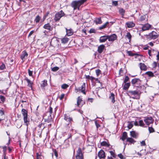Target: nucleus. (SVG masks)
I'll list each match as a JSON object with an SVG mask.
<instances>
[{"mask_svg":"<svg viewBox=\"0 0 159 159\" xmlns=\"http://www.w3.org/2000/svg\"><path fill=\"white\" fill-rule=\"evenodd\" d=\"M141 93V92L139 90H129L127 94L130 98L139 99L140 98Z\"/></svg>","mask_w":159,"mask_h":159,"instance_id":"nucleus-1","label":"nucleus"},{"mask_svg":"<svg viewBox=\"0 0 159 159\" xmlns=\"http://www.w3.org/2000/svg\"><path fill=\"white\" fill-rule=\"evenodd\" d=\"M64 119L67 122H68L67 124H66V126L63 128V132H66L69 129L70 127V124L73 121L72 119L70 117L69 115L66 114L64 116Z\"/></svg>","mask_w":159,"mask_h":159,"instance_id":"nucleus-2","label":"nucleus"},{"mask_svg":"<svg viewBox=\"0 0 159 159\" xmlns=\"http://www.w3.org/2000/svg\"><path fill=\"white\" fill-rule=\"evenodd\" d=\"M65 15V14L64 12L62 10H61L56 13L54 16V20L56 22L58 21L61 18Z\"/></svg>","mask_w":159,"mask_h":159,"instance_id":"nucleus-3","label":"nucleus"},{"mask_svg":"<svg viewBox=\"0 0 159 159\" xmlns=\"http://www.w3.org/2000/svg\"><path fill=\"white\" fill-rule=\"evenodd\" d=\"M21 113L24 117V122L26 124V125L28 126L29 122V119L28 120V112L26 110L22 109Z\"/></svg>","mask_w":159,"mask_h":159,"instance_id":"nucleus-4","label":"nucleus"},{"mask_svg":"<svg viewBox=\"0 0 159 159\" xmlns=\"http://www.w3.org/2000/svg\"><path fill=\"white\" fill-rule=\"evenodd\" d=\"M79 1H72L71 4V6L73 8L74 10H75L77 9L78 10L80 9V8L81 5L80 2H79Z\"/></svg>","mask_w":159,"mask_h":159,"instance_id":"nucleus-5","label":"nucleus"},{"mask_svg":"<svg viewBox=\"0 0 159 159\" xmlns=\"http://www.w3.org/2000/svg\"><path fill=\"white\" fill-rule=\"evenodd\" d=\"M146 36L148 39L149 40L154 39L158 37L157 34L154 31H152L148 35H147Z\"/></svg>","mask_w":159,"mask_h":159,"instance_id":"nucleus-6","label":"nucleus"},{"mask_svg":"<svg viewBox=\"0 0 159 159\" xmlns=\"http://www.w3.org/2000/svg\"><path fill=\"white\" fill-rule=\"evenodd\" d=\"M76 159H84L83 154L82 152L81 149L79 148L77 151L75 156Z\"/></svg>","mask_w":159,"mask_h":159,"instance_id":"nucleus-7","label":"nucleus"},{"mask_svg":"<svg viewBox=\"0 0 159 159\" xmlns=\"http://www.w3.org/2000/svg\"><path fill=\"white\" fill-rule=\"evenodd\" d=\"M132 84L134 86L138 87L141 85V81L138 78H134L131 81Z\"/></svg>","mask_w":159,"mask_h":159,"instance_id":"nucleus-8","label":"nucleus"},{"mask_svg":"<svg viewBox=\"0 0 159 159\" xmlns=\"http://www.w3.org/2000/svg\"><path fill=\"white\" fill-rule=\"evenodd\" d=\"M43 118L45 121L48 123L51 121L52 120L51 115L49 114L48 112H47L44 115Z\"/></svg>","mask_w":159,"mask_h":159,"instance_id":"nucleus-9","label":"nucleus"},{"mask_svg":"<svg viewBox=\"0 0 159 159\" xmlns=\"http://www.w3.org/2000/svg\"><path fill=\"white\" fill-rule=\"evenodd\" d=\"M144 121L147 125H149L153 123V120L152 117H148L145 118Z\"/></svg>","mask_w":159,"mask_h":159,"instance_id":"nucleus-10","label":"nucleus"},{"mask_svg":"<svg viewBox=\"0 0 159 159\" xmlns=\"http://www.w3.org/2000/svg\"><path fill=\"white\" fill-rule=\"evenodd\" d=\"M108 39L109 41L113 42L117 39V36L115 34H113L111 35H107Z\"/></svg>","mask_w":159,"mask_h":159,"instance_id":"nucleus-11","label":"nucleus"},{"mask_svg":"<svg viewBox=\"0 0 159 159\" xmlns=\"http://www.w3.org/2000/svg\"><path fill=\"white\" fill-rule=\"evenodd\" d=\"M151 27V25L148 24H146L143 25L142 30V31H144L147 30H148Z\"/></svg>","mask_w":159,"mask_h":159,"instance_id":"nucleus-12","label":"nucleus"},{"mask_svg":"<svg viewBox=\"0 0 159 159\" xmlns=\"http://www.w3.org/2000/svg\"><path fill=\"white\" fill-rule=\"evenodd\" d=\"M98 156L100 158H103L105 157V152L102 149L98 153Z\"/></svg>","mask_w":159,"mask_h":159,"instance_id":"nucleus-13","label":"nucleus"},{"mask_svg":"<svg viewBox=\"0 0 159 159\" xmlns=\"http://www.w3.org/2000/svg\"><path fill=\"white\" fill-rule=\"evenodd\" d=\"M105 46L102 44L99 46L98 47V51L99 53H102L104 50Z\"/></svg>","mask_w":159,"mask_h":159,"instance_id":"nucleus-14","label":"nucleus"},{"mask_svg":"<svg viewBox=\"0 0 159 159\" xmlns=\"http://www.w3.org/2000/svg\"><path fill=\"white\" fill-rule=\"evenodd\" d=\"M28 54L27 52L25 51H24L22 52V54L21 55L20 58L21 59L24 61L25 57H27L28 56Z\"/></svg>","mask_w":159,"mask_h":159,"instance_id":"nucleus-15","label":"nucleus"},{"mask_svg":"<svg viewBox=\"0 0 159 159\" xmlns=\"http://www.w3.org/2000/svg\"><path fill=\"white\" fill-rule=\"evenodd\" d=\"M108 37L107 35H105L103 36H101L100 38L99 42L100 43H103L105 42L107 39Z\"/></svg>","mask_w":159,"mask_h":159,"instance_id":"nucleus-16","label":"nucleus"},{"mask_svg":"<svg viewBox=\"0 0 159 159\" xmlns=\"http://www.w3.org/2000/svg\"><path fill=\"white\" fill-rule=\"evenodd\" d=\"M125 25L129 28H132L134 27L135 25V24L132 21H129L126 23Z\"/></svg>","mask_w":159,"mask_h":159,"instance_id":"nucleus-17","label":"nucleus"},{"mask_svg":"<svg viewBox=\"0 0 159 159\" xmlns=\"http://www.w3.org/2000/svg\"><path fill=\"white\" fill-rule=\"evenodd\" d=\"M25 80L28 83V86L32 89V85L33 84V83L27 77H25Z\"/></svg>","mask_w":159,"mask_h":159,"instance_id":"nucleus-18","label":"nucleus"},{"mask_svg":"<svg viewBox=\"0 0 159 159\" xmlns=\"http://www.w3.org/2000/svg\"><path fill=\"white\" fill-rule=\"evenodd\" d=\"M43 28L44 29H47L49 31H52V28L51 27L49 23H47L45 24L43 26Z\"/></svg>","mask_w":159,"mask_h":159,"instance_id":"nucleus-19","label":"nucleus"},{"mask_svg":"<svg viewBox=\"0 0 159 159\" xmlns=\"http://www.w3.org/2000/svg\"><path fill=\"white\" fill-rule=\"evenodd\" d=\"M66 35L67 36H70L73 34V32L72 31L71 29H67V28H66Z\"/></svg>","mask_w":159,"mask_h":159,"instance_id":"nucleus-20","label":"nucleus"},{"mask_svg":"<svg viewBox=\"0 0 159 159\" xmlns=\"http://www.w3.org/2000/svg\"><path fill=\"white\" fill-rule=\"evenodd\" d=\"M140 68L141 70H145L147 69V67L144 63H139Z\"/></svg>","mask_w":159,"mask_h":159,"instance_id":"nucleus-21","label":"nucleus"},{"mask_svg":"<svg viewBox=\"0 0 159 159\" xmlns=\"http://www.w3.org/2000/svg\"><path fill=\"white\" fill-rule=\"evenodd\" d=\"M61 39V43L64 44L67 43L69 41V39L66 37Z\"/></svg>","mask_w":159,"mask_h":159,"instance_id":"nucleus-22","label":"nucleus"},{"mask_svg":"<svg viewBox=\"0 0 159 159\" xmlns=\"http://www.w3.org/2000/svg\"><path fill=\"white\" fill-rule=\"evenodd\" d=\"M127 132H124L123 133L122 136L121 138V139L123 140L124 141L125 139L127 138Z\"/></svg>","mask_w":159,"mask_h":159,"instance_id":"nucleus-23","label":"nucleus"},{"mask_svg":"<svg viewBox=\"0 0 159 159\" xmlns=\"http://www.w3.org/2000/svg\"><path fill=\"white\" fill-rule=\"evenodd\" d=\"M109 98L111 100L112 102L113 103L115 102V95L113 93H111V95L109 97Z\"/></svg>","mask_w":159,"mask_h":159,"instance_id":"nucleus-24","label":"nucleus"},{"mask_svg":"<svg viewBox=\"0 0 159 159\" xmlns=\"http://www.w3.org/2000/svg\"><path fill=\"white\" fill-rule=\"evenodd\" d=\"M85 88V83H84L81 86V92L83 93L84 94H85L86 93L84 91Z\"/></svg>","mask_w":159,"mask_h":159,"instance_id":"nucleus-25","label":"nucleus"},{"mask_svg":"<svg viewBox=\"0 0 159 159\" xmlns=\"http://www.w3.org/2000/svg\"><path fill=\"white\" fill-rule=\"evenodd\" d=\"M127 141L131 143L134 144L136 141L131 138H128L127 139Z\"/></svg>","mask_w":159,"mask_h":159,"instance_id":"nucleus-26","label":"nucleus"},{"mask_svg":"<svg viewBox=\"0 0 159 159\" xmlns=\"http://www.w3.org/2000/svg\"><path fill=\"white\" fill-rule=\"evenodd\" d=\"M130 134L131 136L134 138H136L137 137V134L134 131H132L130 132Z\"/></svg>","mask_w":159,"mask_h":159,"instance_id":"nucleus-27","label":"nucleus"},{"mask_svg":"<svg viewBox=\"0 0 159 159\" xmlns=\"http://www.w3.org/2000/svg\"><path fill=\"white\" fill-rule=\"evenodd\" d=\"M108 22H106L104 25L101 26L99 27V29L101 30L106 28L107 27V25H108Z\"/></svg>","mask_w":159,"mask_h":159,"instance_id":"nucleus-28","label":"nucleus"},{"mask_svg":"<svg viewBox=\"0 0 159 159\" xmlns=\"http://www.w3.org/2000/svg\"><path fill=\"white\" fill-rule=\"evenodd\" d=\"M82 101V98L80 97H78L77 101V106L79 107L80 103Z\"/></svg>","mask_w":159,"mask_h":159,"instance_id":"nucleus-29","label":"nucleus"},{"mask_svg":"<svg viewBox=\"0 0 159 159\" xmlns=\"http://www.w3.org/2000/svg\"><path fill=\"white\" fill-rule=\"evenodd\" d=\"M6 26V23L4 22H2L0 23V29H3Z\"/></svg>","mask_w":159,"mask_h":159,"instance_id":"nucleus-30","label":"nucleus"},{"mask_svg":"<svg viewBox=\"0 0 159 159\" xmlns=\"http://www.w3.org/2000/svg\"><path fill=\"white\" fill-rule=\"evenodd\" d=\"M102 22L101 17L96 18L95 20V23L97 24H101Z\"/></svg>","mask_w":159,"mask_h":159,"instance_id":"nucleus-31","label":"nucleus"},{"mask_svg":"<svg viewBox=\"0 0 159 159\" xmlns=\"http://www.w3.org/2000/svg\"><path fill=\"white\" fill-rule=\"evenodd\" d=\"M145 74L148 75L149 76L152 77L154 76L153 73L151 71L147 72L145 73Z\"/></svg>","mask_w":159,"mask_h":159,"instance_id":"nucleus-32","label":"nucleus"},{"mask_svg":"<svg viewBox=\"0 0 159 159\" xmlns=\"http://www.w3.org/2000/svg\"><path fill=\"white\" fill-rule=\"evenodd\" d=\"M42 83L41 84V87L42 88H43L45 87L47 84V81L45 80L42 82Z\"/></svg>","mask_w":159,"mask_h":159,"instance_id":"nucleus-33","label":"nucleus"},{"mask_svg":"<svg viewBox=\"0 0 159 159\" xmlns=\"http://www.w3.org/2000/svg\"><path fill=\"white\" fill-rule=\"evenodd\" d=\"M130 86V83H127L125 84L124 86V90H127L129 88Z\"/></svg>","mask_w":159,"mask_h":159,"instance_id":"nucleus-34","label":"nucleus"},{"mask_svg":"<svg viewBox=\"0 0 159 159\" xmlns=\"http://www.w3.org/2000/svg\"><path fill=\"white\" fill-rule=\"evenodd\" d=\"M101 145L102 146L109 147L110 144L105 141H103L101 143Z\"/></svg>","mask_w":159,"mask_h":159,"instance_id":"nucleus-35","label":"nucleus"},{"mask_svg":"<svg viewBox=\"0 0 159 159\" xmlns=\"http://www.w3.org/2000/svg\"><path fill=\"white\" fill-rule=\"evenodd\" d=\"M128 123L127 127L129 129H131L133 126V122H128Z\"/></svg>","mask_w":159,"mask_h":159,"instance_id":"nucleus-36","label":"nucleus"},{"mask_svg":"<svg viewBox=\"0 0 159 159\" xmlns=\"http://www.w3.org/2000/svg\"><path fill=\"white\" fill-rule=\"evenodd\" d=\"M85 78L87 79H88L91 80V81H93L95 79L92 76H90L89 75H85Z\"/></svg>","mask_w":159,"mask_h":159,"instance_id":"nucleus-37","label":"nucleus"},{"mask_svg":"<svg viewBox=\"0 0 159 159\" xmlns=\"http://www.w3.org/2000/svg\"><path fill=\"white\" fill-rule=\"evenodd\" d=\"M40 19V17L39 15L37 16L34 20L37 23L39 22V20Z\"/></svg>","mask_w":159,"mask_h":159,"instance_id":"nucleus-38","label":"nucleus"},{"mask_svg":"<svg viewBox=\"0 0 159 159\" xmlns=\"http://www.w3.org/2000/svg\"><path fill=\"white\" fill-rule=\"evenodd\" d=\"M139 126H142V127H144V126L145 125V124L143 123V120H140L139 121Z\"/></svg>","mask_w":159,"mask_h":159,"instance_id":"nucleus-39","label":"nucleus"},{"mask_svg":"<svg viewBox=\"0 0 159 159\" xmlns=\"http://www.w3.org/2000/svg\"><path fill=\"white\" fill-rule=\"evenodd\" d=\"M148 130L150 133H152L155 132L154 129L151 127H148Z\"/></svg>","mask_w":159,"mask_h":159,"instance_id":"nucleus-40","label":"nucleus"},{"mask_svg":"<svg viewBox=\"0 0 159 159\" xmlns=\"http://www.w3.org/2000/svg\"><path fill=\"white\" fill-rule=\"evenodd\" d=\"M68 85L66 84H63L61 86V88L62 89H65L68 87Z\"/></svg>","mask_w":159,"mask_h":159,"instance_id":"nucleus-41","label":"nucleus"},{"mask_svg":"<svg viewBox=\"0 0 159 159\" xmlns=\"http://www.w3.org/2000/svg\"><path fill=\"white\" fill-rule=\"evenodd\" d=\"M126 37L130 41L131 38V35L129 32H128L126 35Z\"/></svg>","mask_w":159,"mask_h":159,"instance_id":"nucleus-42","label":"nucleus"},{"mask_svg":"<svg viewBox=\"0 0 159 159\" xmlns=\"http://www.w3.org/2000/svg\"><path fill=\"white\" fill-rule=\"evenodd\" d=\"M17 128H19L22 126V123L20 121H18L16 125Z\"/></svg>","mask_w":159,"mask_h":159,"instance_id":"nucleus-43","label":"nucleus"},{"mask_svg":"<svg viewBox=\"0 0 159 159\" xmlns=\"http://www.w3.org/2000/svg\"><path fill=\"white\" fill-rule=\"evenodd\" d=\"M3 154H6V150L7 149V147L6 146H4L2 147Z\"/></svg>","mask_w":159,"mask_h":159,"instance_id":"nucleus-44","label":"nucleus"},{"mask_svg":"<svg viewBox=\"0 0 159 159\" xmlns=\"http://www.w3.org/2000/svg\"><path fill=\"white\" fill-rule=\"evenodd\" d=\"M59 69V67L57 66H55L52 68V70L53 71H56L58 70Z\"/></svg>","mask_w":159,"mask_h":159,"instance_id":"nucleus-45","label":"nucleus"},{"mask_svg":"<svg viewBox=\"0 0 159 159\" xmlns=\"http://www.w3.org/2000/svg\"><path fill=\"white\" fill-rule=\"evenodd\" d=\"M0 98L1 99V101L3 102H4L5 101V97L2 95H0Z\"/></svg>","mask_w":159,"mask_h":159,"instance_id":"nucleus-46","label":"nucleus"},{"mask_svg":"<svg viewBox=\"0 0 159 159\" xmlns=\"http://www.w3.org/2000/svg\"><path fill=\"white\" fill-rule=\"evenodd\" d=\"M146 18V16L145 15L142 16L140 17V20L141 21H144L145 20Z\"/></svg>","mask_w":159,"mask_h":159,"instance_id":"nucleus-47","label":"nucleus"},{"mask_svg":"<svg viewBox=\"0 0 159 159\" xmlns=\"http://www.w3.org/2000/svg\"><path fill=\"white\" fill-rule=\"evenodd\" d=\"M5 68V65L2 63L1 65L0 66V69L1 70H4Z\"/></svg>","mask_w":159,"mask_h":159,"instance_id":"nucleus-48","label":"nucleus"},{"mask_svg":"<svg viewBox=\"0 0 159 159\" xmlns=\"http://www.w3.org/2000/svg\"><path fill=\"white\" fill-rule=\"evenodd\" d=\"M112 4L115 6H116L118 5V2L117 1H112Z\"/></svg>","mask_w":159,"mask_h":159,"instance_id":"nucleus-49","label":"nucleus"},{"mask_svg":"<svg viewBox=\"0 0 159 159\" xmlns=\"http://www.w3.org/2000/svg\"><path fill=\"white\" fill-rule=\"evenodd\" d=\"M119 11L120 13L122 15H124L125 13V10L121 8L119 10Z\"/></svg>","mask_w":159,"mask_h":159,"instance_id":"nucleus-50","label":"nucleus"},{"mask_svg":"<svg viewBox=\"0 0 159 159\" xmlns=\"http://www.w3.org/2000/svg\"><path fill=\"white\" fill-rule=\"evenodd\" d=\"M118 156L121 159H125L124 157L121 153L118 154Z\"/></svg>","mask_w":159,"mask_h":159,"instance_id":"nucleus-51","label":"nucleus"},{"mask_svg":"<svg viewBox=\"0 0 159 159\" xmlns=\"http://www.w3.org/2000/svg\"><path fill=\"white\" fill-rule=\"evenodd\" d=\"M54 42H56L57 43L58 42L57 40L56 39L55 40L53 39H52L51 42V43H50L52 45H54L53 43H54Z\"/></svg>","mask_w":159,"mask_h":159,"instance_id":"nucleus-52","label":"nucleus"},{"mask_svg":"<svg viewBox=\"0 0 159 159\" xmlns=\"http://www.w3.org/2000/svg\"><path fill=\"white\" fill-rule=\"evenodd\" d=\"M37 159H42L41 156V155L39 153H36Z\"/></svg>","mask_w":159,"mask_h":159,"instance_id":"nucleus-53","label":"nucleus"},{"mask_svg":"<svg viewBox=\"0 0 159 159\" xmlns=\"http://www.w3.org/2000/svg\"><path fill=\"white\" fill-rule=\"evenodd\" d=\"M54 152L55 156H56V158H57L58 157V152L56 149L54 150Z\"/></svg>","mask_w":159,"mask_h":159,"instance_id":"nucleus-54","label":"nucleus"},{"mask_svg":"<svg viewBox=\"0 0 159 159\" xmlns=\"http://www.w3.org/2000/svg\"><path fill=\"white\" fill-rule=\"evenodd\" d=\"M28 73L29 76H32L33 71L30 70L29 69L28 70Z\"/></svg>","mask_w":159,"mask_h":159,"instance_id":"nucleus-55","label":"nucleus"},{"mask_svg":"<svg viewBox=\"0 0 159 159\" xmlns=\"http://www.w3.org/2000/svg\"><path fill=\"white\" fill-rule=\"evenodd\" d=\"M129 77L128 76H126L125 78V80L124 81V83H126L129 80Z\"/></svg>","mask_w":159,"mask_h":159,"instance_id":"nucleus-56","label":"nucleus"},{"mask_svg":"<svg viewBox=\"0 0 159 159\" xmlns=\"http://www.w3.org/2000/svg\"><path fill=\"white\" fill-rule=\"evenodd\" d=\"M110 152L111 156L114 157H115L116 156L115 153L112 151H110Z\"/></svg>","mask_w":159,"mask_h":159,"instance_id":"nucleus-57","label":"nucleus"},{"mask_svg":"<svg viewBox=\"0 0 159 159\" xmlns=\"http://www.w3.org/2000/svg\"><path fill=\"white\" fill-rule=\"evenodd\" d=\"M152 66L153 68H156L157 66V63L155 61H154L152 64Z\"/></svg>","mask_w":159,"mask_h":159,"instance_id":"nucleus-58","label":"nucleus"},{"mask_svg":"<svg viewBox=\"0 0 159 159\" xmlns=\"http://www.w3.org/2000/svg\"><path fill=\"white\" fill-rule=\"evenodd\" d=\"M52 108L51 107H50L49 112H48V113H49V114H50L51 115V114L52 113Z\"/></svg>","mask_w":159,"mask_h":159,"instance_id":"nucleus-59","label":"nucleus"},{"mask_svg":"<svg viewBox=\"0 0 159 159\" xmlns=\"http://www.w3.org/2000/svg\"><path fill=\"white\" fill-rule=\"evenodd\" d=\"M141 146H144L146 145V143L144 141H143L140 143Z\"/></svg>","mask_w":159,"mask_h":159,"instance_id":"nucleus-60","label":"nucleus"},{"mask_svg":"<svg viewBox=\"0 0 159 159\" xmlns=\"http://www.w3.org/2000/svg\"><path fill=\"white\" fill-rule=\"evenodd\" d=\"M87 0H80L79 2H80L81 5H82Z\"/></svg>","mask_w":159,"mask_h":159,"instance_id":"nucleus-61","label":"nucleus"},{"mask_svg":"<svg viewBox=\"0 0 159 159\" xmlns=\"http://www.w3.org/2000/svg\"><path fill=\"white\" fill-rule=\"evenodd\" d=\"M127 53L129 56H134V54L132 53L130 51H128Z\"/></svg>","mask_w":159,"mask_h":159,"instance_id":"nucleus-62","label":"nucleus"},{"mask_svg":"<svg viewBox=\"0 0 159 159\" xmlns=\"http://www.w3.org/2000/svg\"><path fill=\"white\" fill-rule=\"evenodd\" d=\"M64 96L65 94H61V96L59 97L60 99L62 100L64 98Z\"/></svg>","mask_w":159,"mask_h":159,"instance_id":"nucleus-63","label":"nucleus"},{"mask_svg":"<svg viewBox=\"0 0 159 159\" xmlns=\"http://www.w3.org/2000/svg\"><path fill=\"white\" fill-rule=\"evenodd\" d=\"M90 33H94L95 32V30L93 29H91L89 30Z\"/></svg>","mask_w":159,"mask_h":159,"instance_id":"nucleus-64","label":"nucleus"}]
</instances>
